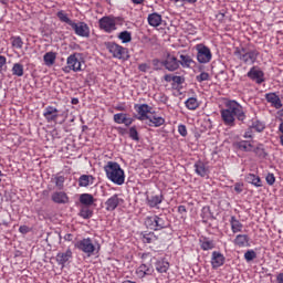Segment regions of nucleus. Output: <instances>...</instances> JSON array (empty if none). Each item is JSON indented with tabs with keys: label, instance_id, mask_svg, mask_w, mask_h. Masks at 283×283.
Instances as JSON below:
<instances>
[{
	"label": "nucleus",
	"instance_id": "obj_1",
	"mask_svg": "<svg viewBox=\"0 0 283 283\" xmlns=\"http://www.w3.org/2000/svg\"><path fill=\"white\" fill-rule=\"evenodd\" d=\"M104 171L106 174V178H108L114 185H125V170L120 168V164L116 161H108L104 166Z\"/></svg>",
	"mask_w": 283,
	"mask_h": 283
},
{
	"label": "nucleus",
	"instance_id": "obj_2",
	"mask_svg": "<svg viewBox=\"0 0 283 283\" xmlns=\"http://www.w3.org/2000/svg\"><path fill=\"white\" fill-rule=\"evenodd\" d=\"M234 56L247 65H253L258 61V56H260V51L256 49L237 48Z\"/></svg>",
	"mask_w": 283,
	"mask_h": 283
},
{
	"label": "nucleus",
	"instance_id": "obj_3",
	"mask_svg": "<svg viewBox=\"0 0 283 283\" xmlns=\"http://www.w3.org/2000/svg\"><path fill=\"white\" fill-rule=\"evenodd\" d=\"M120 21V18L114 15H104L98 20V28L106 34H112L118 30L117 23Z\"/></svg>",
	"mask_w": 283,
	"mask_h": 283
},
{
	"label": "nucleus",
	"instance_id": "obj_4",
	"mask_svg": "<svg viewBox=\"0 0 283 283\" xmlns=\"http://www.w3.org/2000/svg\"><path fill=\"white\" fill-rule=\"evenodd\" d=\"M106 50L112 54L113 59L127 61L129 59V51L127 48L117 44L116 42H106Z\"/></svg>",
	"mask_w": 283,
	"mask_h": 283
},
{
	"label": "nucleus",
	"instance_id": "obj_5",
	"mask_svg": "<svg viewBox=\"0 0 283 283\" xmlns=\"http://www.w3.org/2000/svg\"><path fill=\"white\" fill-rule=\"evenodd\" d=\"M145 224L147 229H151L153 231H161V229H167V227L169 226L165 216L147 217L145 220Z\"/></svg>",
	"mask_w": 283,
	"mask_h": 283
},
{
	"label": "nucleus",
	"instance_id": "obj_6",
	"mask_svg": "<svg viewBox=\"0 0 283 283\" xmlns=\"http://www.w3.org/2000/svg\"><path fill=\"white\" fill-rule=\"evenodd\" d=\"M226 109L230 112V114L234 115L238 120H245L247 114L244 113V108L240 103L235 101H228L226 103Z\"/></svg>",
	"mask_w": 283,
	"mask_h": 283
},
{
	"label": "nucleus",
	"instance_id": "obj_7",
	"mask_svg": "<svg viewBox=\"0 0 283 283\" xmlns=\"http://www.w3.org/2000/svg\"><path fill=\"white\" fill-rule=\"evenodd\" d=\"M196 50H197V61H199L200 63H209L212 59V54H211V49H209L207 45L205 44H197L196 45Z\"/></svg>",
	"mask_w": 283,
	"mask_h": 283
},
{
	"label": "nucleus",
	"instance_id": "obj_8",
	"mask_svg": "<svg viewBox=\"0 0 283 283\" xmlns=\"http://www.w3.org/2000/svg\"><path fill=\"white\" fill-rule=\"evenodd\" d=\"M72 30L76 34V36H81L82 39H90V25H87L83 21L74 22L71 24Z\"/></svg>",
	"mask_w": 283,
	"mask_h": 283
},
{
	"label": "nucleus",
	"instance_id": "obj_9",
	"mask_svg": "<svg viewBox=\"0 0 283 283\" xmlns=\"http://www.w3.org/2000/svg\"><path fill=\"white\" fill-rule=\"evenodd\" d=\"M76 247L80 251L86 253L88 258L94 254V251H96V245H94V242L90 238L80 240Z\"/></svg>",
	"mask_w": 283,
	"mask_h": 283
},
{
	"label": "nucleus",
	"instance_id": "obj_10",
	"mask_svg": "<svg viewBox=\"0 0 283 283\" xmlns=\"http://www.w3.org/2000/svg\"><path fill=\"white\" fill-rule=\"evenodd\" d=\"M137 277L143 280V277H147L148 275L154 274V265L150 262L142 263L135 271Z\"/></svg>",
	"mask_w": 283,
	"mask_h": 283
},
{
	"label": "nucleus",
	"instance_id": "obj_11",
	"mask_svg": "<svg viewBox=\"0 0 283 283\" xmlns=\"http://www.w3.org/2000/svg\"><path fill=\"white\" fill-rule=\"evenodd\" d=\"M46 123H56L59 120V109L54 106H46L43 111Z\"/></svg>",
	"mask_w": 283,
	"mask_h": 283
},
{
	"label": "nucleus",
	"instance_id": "obj_12",
	"mask_svg": "<svg viewBox=\"0 0 283 283\" xmlns=\"http://www.w3.org/2000/svg\"><path fill=\"white\" fill-rule=\"evenodd\" d=\"M51 200L55 205H67L70 203V197L65 191H54L51 195Z\"/></svg>",
	"mask_w": 283,
	"mask_h": 283
},
{
	"label": "nucleus",
	"instance_id": "obj_13",
	"mask_svg": "<svg viewBox=\"0 0 283 283\" xmlns=\"http://www.w3.org/2000/svg\"><path fill=\"white\" fill-rule=\"evenodd\" d=\"M120 203L123 199L118 195H113L105 201L106 211H115Z\"/></svg>",
	"mask_w": 283,
	"mask_h": 283
},
{
	"label": "nucleus",
	"instance_id": "obj_14",
	"mask_svg": "<svg viewBox=\"0 0 283 283\" xmlns=\"http://www.w3.org/2000/svg\"><path fill=\"white\" fill-rule=\"evenodd\" d=\"M135 111L139 116L138 120H147L149 118L147 115L151 112V108L147 104H137L135 105Z\"/></svg>",
	"mask_w": 283,
	"mask_h": 283
},
{
	"label": "nucleus",
	"instance_id": "obj_15",
	"mask_svg": "<svg viewBox=\"0 0 283 283\" xmlns=\"http://www.w3.org/2000/svg\"><path fill=\"white\" fill-rule=\"evenodd\" d=\"M251 239L249 238V234H238L233 240V244L234 247H239V249H244L251 247V243H249Z\"/></svg>",
	"mask_w": 283,
	"mask_h": 283
},
{
	"label": "nucleus",
	"instance_id": "obj_16",
	"mask_svg": "<svg viewBox=\"0 0 283 283\" xmlns=\"http://www.w3.org/2000/svg\"><path fill=\"white\" fill-rule=\"evenodd\" d=\"M221 118L228 127H235V116L227 108L221 109Z\"/></svg>",
	"mask_w": 283,
	"mask_h": 283
},
{
	"label": "nucleus",
	"instance_id": "obj_17",
	"mask_svg": "<svg viewBox=\"0 0 283 283\" xmlns=\"http://www.w3.org/2000/svg\"><path fill=\"white\" fill-rule=\"evenodd\" d=\"M164 65L165 70H168L169 72H176V70L180 67V62L175 56L168 55L164 62Z\"/></svg>",
	"mask_w": 283,
	"mask_h": 283
},
{
	"label": "nucleus",
	"instance_id": "obj_18",
	"mask_svg": "<svg viewBox=\"0 0 283 283\" xmlns=\"http://www.w3.org/2000/svg\"><path fill=\"white\" fill-rule=\"evenodd\" d=\"M163 200H165L163 195H153L146 198V205L150 207V209H158V205H161Z\"/></svg>",
	"mask_w": 283,
	"mask_h": 283
},
{
	"label": "nucleus",
	"instance_id": "obj_19",
	"mask_svg": "<svg viewBox=\"0 0 283 283\" xmlns=\"http://www.w3.org/2000/svg\"><path fill=\"white\" fill-rule=\"evenodd\" d=\"M265 99L275 109H282V99H280V96L277 94H275V93H266L265 94Z\"/></svg>",
	"mask_w": 283,
	"mask_h": 283
},
{
	"label": "nucleus",
	"instance_id": "obj_20",
	"mask_svg": "<svg viewBox=\"0 0 283 283\" xmlns=\"http://www.w3.org/2000/svg\"><path fill=\"white\" fill-rule=\"evenodd\" d=\"M224 254L213 251L211 255V266L212 269H220L224 264Z\"/></svg>",
	"mask_w": 283,
	"mask_h": 283
},
{
	"label": "nucleus",
	"instance_id": "obj_21",
	"mask_svg": "<svg viewBox=\"0 0 283 283\" xmlns=\"http://www.w3.org/2000/svg\"><path fill=\"white\" fill-rule=\"evenodd\" d=\"M55 260L61 266H65L70 260H72V250L67 249L65 252L56 254Z\"/></svg>",
	"mask_w": 283,
	"mask_h": 283
},
{
	"label": "nucleus",
	"instance_id": "obj_22",
	"mask_svg": "<svg viewBox=\"0 0 283 283\" xmlns=\"http://www.w3.org/2000/svg\"><path fill=\"white\" fill-rule=\"evenodd\" d=\"M195 172L201 178H207V176H209V167L202 161H197L195 164Z\"/></svg>",
	"mask_w": 283,
	"mask_h": 283
},
{
	"label": "nucleus",
	"instance_id": "obj_23",
	"mask_svg": "<svg viewBox=\"0 0 283 283\" xmlns=\"http://www.w3.org/2000/svg\"><path fill=\"white\" fill-rule=\"evenodd\" d=\"M67 67L73 72H78V70H81V61H78L76 54H72L67 57Z\"/></svg>",
	"mask_w": 283,
	"mask_h": 283
},
{
	"label": "nucleus",
	"instance_id": "obj_24",
	"mask_svg": "<svg viewBox=\"0 0 283 283\" xmlns=\"http://www.w3.org/2000/svg\"><path fill=\"white\" fill-rule=\"evenodd\" d=\"M148 25H151V28H158L163 23V15L160 13H150L148 14Z\"/></svg>",
	"mask_w": 283,
	"mask_h": 283
},
{
	"label": "nucleus",
	"instance_id": "obj_25",
	"mask_svg": "<svg viewBox=\"0 0 283 283\" xmlns=\"http://www.w3.org/2000/svg\"><path fill=\"white\" fill-rule=\"evenodd\" d=\"M179 63L184 67H189L190 70H193V67H196V61H193L190 55L181 54L179 56Z\"/></svg>",
	"mask_w": 283,
	"mask_h": 283
},
{
	"label": "nucleus",
	"instance_id": "obj_26",
	"mask_svg": "<svg viewBox=\"0 0 283 283\" xmlns=\"http://www.w3.org/2000/svg\"><path fill=\"white\" fill-rule=\"evenodd\" d=\"M230 226L232 233H242V229H244V224H242V222H240L235 216L230 218Z\"/></svg>",
	"mask_w": 283,
	"mask_h": 283
},
{
	"label": "nucleus",
	"instance_id": "obj_27",
	"mask_svg": "<svg viewBox=\"0 0 283 283\" xmlns=\"http://www.w3.org/2000/svg\"><path fill=\"white\" fill-rule=\"evenodd\" d=\"M165 81H167V83H172V87H178L185 83V77L168 74L165 76Z\"/></svg>",
	"mask_w": 283,
	"mask_h": 283
},
{
	"label": "nucleus",
	"instance_id": "obj_28",
	"mask_svg": "<svg viewBox=\"0 0 283 283\" xmlns=\"http://www.w3.org/2000/svg\"><path fill=\"white\" fill-rule=\"evenodd\" d=\"M200 247H201L202 251H211L212 249H216V241H213L209 238H201Z\"/></svg>",
	"mask_w": 283,
	"mask_h": 283
},
{
	"label": "nucleus",
	"instance_id": "obj_29",
	"mask_svg": "<svg viewBox=\"0 0 283 283\" xmlns=\"http://www.w3.org/2000/svg\"><path fill=\"white\" fill-rule=\"evenodd\" d=\"M91 185H94V176L82 175L78 178V187H90Z\"/></svg>",
	"mask_w": 283,
	"mask_h": 283
},
{
	"label": "nucleus",
	"instance_id": "obj_30",
	"mask_svg": "<svg viewBox=\"0 0 283 283\" xmlns=\"http://www.w3.org/2000/svg\"><path fill=\"white\" fill-rule=\"evenodd\" d=\"M245 180L250 185H253V187H262V179H260V176L255 174H248L245 176Z\"/></svg>",
	"mask_w": 283,
	"mask_h": 283
},
{
	"label": "nucleus",
	"instance_id": "obj_31",
	"mask_svg": "<svg viewBox=\"0 0 283 283\" xmlns=\"http://www.w3.org/2000/svg\"><path fill=\"white\" fill-rule=\"evenodd\" d=\"M248 78L258 83V85L264 83V73L262 72H248Z\"/></svg>",
	"mask_w": 283,
	"mask_h": 283
},
{
	"label": "nucleus",
	"instance_id": "obj_32",
	"mask_svg": "<svg viewBox=\"0 0 283 283\" xmlns=\"http://www.w3.org/2000/svg\"><path fill=\"white\" fill-rule=\"evenodd\" d=\"M80 202L85 207H92V205H94V196H92L91 193H82L80 196Z\"/></svg>",
	"mask_w": 283,
	"mask_h": 283
},
{
	"label": "nucleus",
	"instance_id": "obj_33",
	"mask_svg": "<svg viewBox=\"0 0 283 283\" xmlns=\"http://www.w3.org/2000/svg\"><path fill=\"white\" fill-rule=\"evenodd\" d=\"M56 17H57L59 21H61V23H66V25L71 27L74 23V21L72 19H70V17L67 15V13L64 10L57 11Z\"/></svg>",
	"mask_w": 283,
	"mask_h": 283
},
{
	"label": "nucleus",
	"instance_id": "obj_34",
	"mask_svg": "<svg viewBox=\"0 0 283 283\" xmlns=\"http://www.w3.org/2000/svg\"><path fill=\"white\" fill-rule=\"evenodd\" d=\"M237 146L241 149V151H253V142L241 140L237 144Z\"/></svg>",
	"mask_w": 283,
	"mask_h": 283
},
{
	"label": "nucleus",
	"instance_id": "obj_35",
	"mask_svg": "<svg viewBox=\"0 0 283 283\" xmlns=\"http://www.w3.org/2000/svg\"><path fill=\"white\" fill-rule=\"evenodd\" d=\"M156 271L158 273H167L169 271V262L166 260L158 261L156 263Z\"/></svg>",
	"mask_w": 283,
	"mask_h": 283
},
{
	"label": "nucleus",
	"instance_id": "obj_36",
	"mask_svg": "<svg viewBox=\"0 0 283 283\" xmlns=\"http://www.w3.org/2000/svg\"><path fill=\"white\" fill-rule=\"evenodd\" d=\"M158 240V237L154 232H145L143 233V242L145 244H153V242H156Z\"/></svg>",
	"mask_w": 283,
	"mask_h": 283
},
{
	"label": "nucleus",
	"instance_id": "obj_37",
	"mask_svg": "<svg viewBox=\"0 0 283 283\" xmlns=\"http://www.w3.org/2000/svg\"><path fill=\"white\" fill-rule=\"evenodd\" d=\"M185 105L187 109H190V111L198 109V107H200V104L198 103V99L196 97H189L185 102Z\"/></svg>",
	"mask_w": 283,
	"mask_h": 283
},
{
	"label": "nucleus",
	"instance_id": "obj_38",
	"mask_svg": "<svg viewBox=\"0 0 283 283\" xmlns=\"http://www.w3.org/2000/svg\"><path fill=\"white\" fill-rule=\"evenodd\" d=\"M43 61H44L45 65H54V63L56 61V53H54V52L45 53L43 56Z\"/></svg>",
	"mask_w": 283,
	"mask_h": 283
},
{
	"label": "nucleus",
	"instance_id": "obj_39",
	"mask_svg": "<svg viewBox=\"0 0 283 283\" xmlns=\"http://www.w3.org/2000/svg\"><path fill=\"white\" fill-rule=\"evenodd\" d=\"M147 120H149L154 127H160L161 125H165V118L160 117V116H151L148 117Z\"/></svg>",
	"mask_w": 283,
	"mask_h": 283
},
{
	"label": "nucleus",
	"instance_id": "obj_40",
	"mask_svg": "<svg viewBox=\"0 0 283 283\" xmlns=\"http://www.w3.org/2000/svg\"><path fill=\"white\" fill-rule=\"evenodd\" d=\"M117 38L119 39V41H122V43H130L132 41V33L129 31H122Z\"/></svg>",
	"mask_w": 283,
	"mask_h": 283
},
{
	"label": "nucleus",
	"instance_id": "obj_41",
	"mask_svg": "<svg viewBox=\"0 0 283 283\" xmlns=\"http://www.w3.org/2000/svg\"><path fill=\"white\" fill-rule=\"evenodd\" d=\"M11 44L15 50H21L23 48V39L21 36H12Z\"/></svg>",
	"mask_w": 283,
	"mask_h": 283
},
{
	"label": "nucleus",
	"instance_id": "obj_42",
	"mask_svg": "<svg viewBox=\"0 0 283 283\" xmlns=\"http://www.w3.org/2000/svg\"><path fill=\"white\" fill-rule=\"evenodd\" d=\"M251 129H254V132H264V124L258 119L252 122V125L250 126Z\"/></svg>",
	"mask_w": 283,
	"mask_h": 283
},
{
	"label": "nucleus",
	"instance_id": "obj_43",
	"mask_svg": "<svg viewBox=\"0 0 283 283\" xmlns=\"http://www.w3.org/2000/svg\"><path fill=\"white\" fill-rule=\"evenodd\" d=\"M255 258H258V253H255L254 250H248L244 253V260H247L248 262H253V260H255Z\"/></svg>",
	"mask_w": 283,
	"mask_h": 283
},
{
	"label": "nucleus",
	"instance_id": "obj_44",
	"mask_svg": "<svg viewBox=\"0 0 283 283\" xmlns=\"http://www.w3.org/2000/svg\"><path fill=\"white\" fill-rule=\"evenodd\" d=\"M126 116H127V114H125V113H117L114 115V122L117 123V125H123Z\"/></svg>",
	"mask_w": 283,
	"mask_h": 283
},
{
	"label": "nucleus",
	"instance_id": "obj_45",
	"mask_svg": "<svg viewBox=\"0 0 283 283\" xmlns=\"http://www.w3.org/2000/svg\"><path fill=\"white\" fill-rule=\"evenodd\" d=\"M80 217L87 220L92 217V210L90 208H82L80 211Z\"/></svg>",
	"mask_w": 283,
	"mask_h": 283
},
{
	"label": "nucleus",
	"instance_id": "obj_46",
	"mask_svg": "<svg viewBox=\"0 0 283 283\" xmlns=\"http://www.w3.org/2000/svg\"><path fill=\"white\" fill-rule=\"evenodd\" d=\"M153 70L158 71V70H165V62L160 60H153Z\"/></svg>",
	"mask_w": 283,
	"mask_h": 283
},
{
	"label": "nucleus",
	"instance_id": "obj_47",
	"mask_svg": "<svg viewBox=\"0 0 283 283\" xmlns=\"http://www.w3.org/2000/svg\"><path fill=\"white\" fill-rule=\"evenodd\" d=\"M55 186L59 187L60 189H63L65 185V177L64 176H55L54 178Z\"/></svg>",
	"mask_w": 283,
	"mask_h": 283
},
{
	"label": "nucleus",
	"instance_id": "obj_48",
	"mask_svg": "<svg viewBox=\"0 0 283 283\" xmlns=\"http://www.w3.org/2000/svg\"><path fill=\"white\" fill-rule=\"evenodd\" d=\"M253 151H255V154H258L260 158H266V151L264 150V147L262 146V144H260L256 148H254Z\"/></svg>",
	"mask_w": 283,
	"mask_h": 283
},
{
	"label": "nucleus",
	"instance_id": "obj_49",
	"mask_svg": "<svg viewBox=\"0 0 283 283\" xmlns=\"http://www.w3.org/2000/svg\"><path fill=\"white\" fill-rule=\"evenodd\" d=\"M129 138H132V140H140V137H138V130L135 126L129 128Z\"/></svg>",
	"mask_w": 283,
	"mask_h": 283
},
{
	"label": "nucleus",
	"instance_id": "obj_50",
	"mask_svg": "<svg viewBox=\"0 0 283 283\" xmlns=\"http://www.w3.org/2000/svg\"><path fill=\"white\" fill-rule=\"evenodd\" d=\"M210 75L207 72H201L200 75L197 76L198 83H202L203 81H209Z\"/></svg>",
	"mask_w": 283,
	"mask_h": 283
},
{
	"label": "nucleus",
	"instance_id": "obj_51",
	"mask_svg": "<svg viewBox=\"0 0 283 283\" xmlns=\"http://www.w3.org/2000/svg\"><path fill=\"white\" fill-rule=\"evenodd\" d=\"M234 191H235L237 193H242V191H244V185L241 184V182H237V184L234 185Z\"/></svg>",
	"mask_w": 283,
	"mask_h": 283
},
{
	"label": "nucleus",
	"instance_id": "obj_52",
	"mask_svg": "<svg viewBox=\"0 0 283 283\" xmlns=\"http://www.w3.org/2000/svg\"><path fill=\"white\" fill-rule=\"evenodd\" d=\"M268 185H275V176L273 174H269L265 178Z\"/></svg>",
	"mask_w": 283,
	"mask_h": 283
},
{
	"label": "nucleus",
	"instance_id": "obj_53",
	"mask_svg": "<svg viewBox=\"0 0 283 283\" xmlns=\"http://www.w3.org/2000/svg\"><path fill=\"white\" fill-rule=\"evenodd\" d=\"M178 133L180 134V136H187V126L179 125L178 126Z\"/></svg>",
	"mask_w": 283,
	"mask_h": 283
},
{
	"label": "nucleus",
	"instance_id": "obj_54",
	"mask_svg": "<svg viewBox=\"0 0 283 283\" xmlns=\"http://www.w3.org/2000/svg\"><path fill=\"white\" fill-rule=\"evenodd\" d=\"M12 72H23V64L15 63L12 67Z\"/></svg>",
	"mask_w": 283,
	"mask_h": 283
},
{
	"label": "nucleus",
	"instance_id": "obj_55",
	"mask_svg": "<svg viewBox=\"0 0 283 283\" xmlns=\"http://www.w3.org/2000/svg\"><path fill=\"white\" fill-rule=\"evenodd\" d=\"M170 2L177 6V8H182L187 3L186 0H170Z\"/></svg>",
	"mask_w": 283,
	"mask_h": 283
},
{
	"label": "nucleus",
	"instance_id": "obj_56",
	"mask_svg": "<svg viewBox=\"0 0 283 283\" xmlns=\"http://www.w3.org/2000/svg\"><path fill=\"white\" fill-rule=\"evenodd\" d=\"M134 123V119L130 118V117H124V122H123V125H126V127H129V125H132Z\"/></svg>",
	"mask_w": 283,
	"mask_h": 283
},
{
	"label": "nucleus",
	"instance_id": "obj_57",
	"mask_svg": "<svg viewBox=\"0 0 283 283\" xmlns=\"http://www.w3.org/2000/svg\"><path fill=\"white\" fill-rule=\"evenodd\" d=\"M138 70L139 72H147V70H149V64L147 63L139 64Z\"/></svg>",
	"mask_w": 283,
	"mask_h": 283
},
{
	"label": "nucleus",
	"instance_id": "obj_58",
	"mask_svg": "<svg viewBox=\"0 0 283 283\" xmlns=\"http://www.w3.org/2000/svg\"><path fill=\"white\" fill-rule=\"evenodd\" d=\"M243 138H253V128L250 127V129L244 133Z\"/></svg>",
	"mask_w": 283,
	"mask_h": 283
},
{
	"label": "nucleus",
	"instance_id": "obj_59",
	"mask_svg": "<svg viewBox=\"0 0 283 283\" xmlns=\"http://www.w3.org/2000/svg\"><path fill=\"white\" fill-rule=\"evenodd\" d=\"M6 63H8V59H6L3 55H0V70H3Z\"/></svg>",
	"mask_w": 283,
	"mask_h": 283
},
{
	"label": "nucleus",
	"instance_id": "obj_60",
	"mask_svg": "<svg viewBox=\"0 0 283 283\" xmlns=\"http://www.w3.org/2000/svg\"><path fill=\"white\" fill-rule=\"evenodd\" d=\"M178 213H187V208L185 206H179Z\"/></svg>",
	"mask_w": 283,
	"mask_h": 283
},
{
	"label": "nucleus",
	"instance_id": "obj_61",
	"mask_svg": "<svg viewBox=\"0 0 283 283\" xmlns=\"http://www.w3.org/2000/svg\"><path fill=\"white\" fill-rule=\"evenodd\" d=\"M276 282H277V283H283V273H279V274L276 275Z\"/></svg>",
	"mask_w": 283,
	"mask_h": 283
},
{
	"label": "nucleus",
	"instance_id": "obj_62",
	"mask_svg": "<svg viewBox=\"0 0 283 283\" xmlns=\"http://www.w3.org/2000/svg\"><path fill=\"white\" fill-rule=\"evenodd\" d=\"M19 231H20V233H28V227L27 226H21L19 228Z\"/></svg>",
	"mask_w": 283,
	"mask_h": 283
},
{
	"label": "nucleus",
	"instance_id": "obj_63",
	"mask_svg": "<svg viewBox=\"0 0 283 283\" xmlns=\"http://www.w3.org/2000/svg\"><path fill=\"white\" fill-rule=\"evenodd\" d=\"M132 2H133L135 6H143V3H145V0H132Z\"/></svg>",
	"mask_w": 283,
	"mask_h": 283
},
{
	"label": "nucleus",
	"instance_id": "obj_64",
	"mask_svg": "<svg viewBox=\"0 0 283 283\" xmlns=\"http://www.w3.org/2000/svg\"><path fill=\"white\" fill-rule=\"evenodd\" d=\"M72 105H78V98L74 97L71 99Z\"/></svg>",
	"mask_w": 283,
	"mask_h": 283
}]
</instances>
